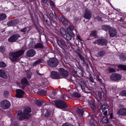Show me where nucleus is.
Masks as SVG:
<instances>
[{
    "label": "nucleus",
    "mask_w": 126,
    "mask_h": 126,
    "mask_svg": "<svg viewBox=\"0 0 126 126\" xmlns=\"http://www.w3.org/2000/svg\"><path fill=\"white\" fill-rule=\"evenodd\" d=\"M31 111V108L27 107L25 108L23 113L21 110L18 111L17 113V118L20 121L23 120L25 119H29L31 117L29 113Z\"/></svg>",
    "instance_id": "nucleus-1"
},
{
    "label": "nucleus",
    "mask_w": 126,
    "mask_h": 126,
    "mask_svg": "<svg viewBox=\"0 0 126 126\" xmlns=\"http://www.w3.org/2000/svg\"><path fill=\"white\" fill-rule=\"evenodd\" d=\"M24 52L23 50L21 49L11 52L10 56L11 60L12 62L17 61L18 59V57L24 54Z\"/></svg>",
    "instance_id": "nucleus-2"
},
{
    "label": "nucleus",
    "mask_w": 126,
    "mask_h": 126,
    "mask_svg": "<svg viewBox=\"0 0 126 126\" xmlns=\"http://www.w3.org/2000/svg\"><path fill=\"white\" fill-rule=\"evenodd\" d=\"M55 104L57 108L62 109H66L68 108V105L66 103L61 100H55Z\"/></svg>",
    "instance_id": "nucleus-3"
},
{
    "label": "nucleus",
    "mask_w": 126,
    "mask_h": 126,
    "mask_svg": "<svg viewBox=\"0 0 126 126\" xmlns=\"http://www.w3.org/2000/svg\"><path fill=\"white\" fill-rule=\"evenodd\" d=\"M71 73L74 77H76V76H77L80 78L82 77L83 75V70L79 68H77L76 70H73L72 71Z\"/></svg>",
    "instance_id": "nucleus-4"
},
{
    "label": "nucleus",
    "mask_w": 126,
    "mask_h": 126,
    "mask_svg": "<svg viewBox=\"0 0 126 126\" xmlns=\"http://www.w3.org/2000/svg\"><path fill=\"white\" fill-rule=\"evenodd\" d=\"M59 62L57 59L54 58H50L48 61V65L51 67H56L59 64Z\"/></svg>",
    "instance_id": "nucleus-5"
},
{
    "label": "nucleus",
    "mask_w": 126,
    "mask_h": 126,
    "mask_svg": "<svg viewBox=\"0 0 126 126\" xmlns=\"http://www.w3.org/2000/svg\"><path fill=\"white\" fill-rule=\"evenodd\" d=\"M79 85L83 91L86 93H88L90 92L89 91H90V90L88 88L85 82L83 81H80L79 82Z\"/></svg>",
    "instance_id": "nucleus-6"
},
{
    "label": "nucleus",
    "mask_w": 126,
    "mask_h": 126,
    "mask_svg": "<svg viewBox=\"0 0 126 126\" xmlns=\"http://www.w3.org/2000/svg\"><path fill=\"white\" fill-rule=\"evenodd\" d=\"M108 42L107 40L106 39H98L94 42V43L99 46L106 45Z\"/></svg>",
    "instance_id": "nucleus-7"
},
{
    "label": "nucleus",
    "mask_w": 126,
    "mask_h": 126,
    "mask_svg": "<svg viewBox=\"0 0 126 126\" xmlns=\"http://www.w3.org/2000/svg\"><path fill=\"white\" fill-rule=\"evenodd\" d=\"M1 107L2 108L4 109H7L10 106V102L7 100L2 101L0 102Z\"/></svg>",
    "instance_id": "nucleus-8"
},
{
    "label": "nucleus",
    "mask_w": 126,
    "mask_h": 126,
    "mask_svg": "<svg viewBox=\"0 0 126 126\" xmlns=\"http://www.w3.org/2000/svg\"><path fill=\"white\" fill-rule=\"evenodd\" d=\"M121 75L119 74L114 73L112 74L110 77V79L112 81H117L121 78Z\"/></svg>",
    "instance_id": "nucleus-9"
},
{
    "label": "nucleus",
    "mask_w": 126,
    "mask_h": 126,
    "mask_svg": "<svg viewBox=\"0 0 126 126\" xmlns=\"http://www.w3.org/2000/svg\"><path fill=\"white\" fill-rule=\"evenodd\" d=\"M59 72L62 77L64 78H67L69 75L68 72L65 69L60 68L58 70Z\"/></svg>",
    "instance_id": "nucleus-10"
},
{
    "label": "nucleus",
    "mask_w": 126,
    "mask_h": 126,
    "mask_svg": "<svg viewBox=\"0 0 126 126\" xmlns=\"http://www.w3.org/2000/svg\"><path fill=\"white\" fill-rule=\"evenodd\" d=\"M20 37V34H15L11 35L8 39V41L10 42H16Z\"/></svg>",
    "instance_id": "nucleus-11"
},
{
    "label": "nucleus",
    "mask_w": 126,
    "mask_h": 126,
    "mask_svg": "<svg viewBox=\"0 0 126 126\" xmlns=\"http://www.w3.org/2000/svg\"><path fill=\"white\" fill-rule=\"evenodd\" d=\"M56 41L57 44L61 47H62L63 46H67L66 43L63 39L61 38H57L56 39Z\"/></svg>",
    "instance_id": "nucleus-12"
},
{
    "label": "nucleus",
    "mask_w": 126,
    "mask_h": 126,
    "mask_svg": "<svg viewBox=\"0 0 126 126\" xmlns=\"http://www.w3.org/2000/svg\"><path fill=\"white\" fill-rule=\"evenodd\" d=\"M51 76L52 78L55 79H58L61 77L59 73L55 71H52L51 72Z\"/></svg>",
    "instance_id": "nucleus-13"
},
{
    "label": "nucleus",
    "mask_w": 126,
    "mask_h": 126,
    "mask_svg": "<svg viewBox=\"0 0 126 126\" xmlns=\"http://www.w3.org/2000/svg\"><path fill=\"white\" fill-rule=\"evenodd\" d=\"M108 33L110 37H113L116 35L117 31L115 29L111 27Z\"/></svg>",
    "instance_id": "nucleus-14"
},
{
    "label": "nucleus",
    "mask_w": 126,
    "mask_h": 126,
    "mask_svg": "<svg viewBox=\"0 0 126 126\" xmlns=\"http://www.w3.org/2000/svg\"><path fill=\"white\" fill-rule=\"evenodd\" d=\"M36 53V51L33 49H31L28 50L26 52V55L29 57L33 56Z\"/></svg>",
    "instance_id": "nucleus-15"
},
{
    "label": "nucleus",
    "mask_w": 126,
    "mask_h": 126,
    "mask_svg": "<svg viewBox=\"0 0 126 126\" xmlns=\"http://www.w3.org/2000/svg\"><path fill=\"white\" fill-rule=\"evenodd\" d=\"M16 96L18 98H22L23 97V95L25 92L20 89H17L16 90Z\"/></svg>",
    "instance_id": "nucleus-16"
},
{
    "label": "nucleus",
    "mask_w": 126,
    "mask_h": 126,
    "mask_svg": "<svg viewBox=\"0 0 126 126\" xmlns=\"http://www.w3.org/2000/svg\"><path fill=\"white\" fill-rule=\"evenodd\" d=\"M66 34V40L69 41L71 40L72 37H74L75 36V34L73 32L70 33L67 32Z\"/></svg>",
    "instance_id": "nucleus-17"
},
{
    "label": "nucleus",
    "mask_w": 126,
    "mask_h": 126,
    "mask_svg": "<svg viewBox=\"0 0 126 126\" xmlns=\"http://www.w3.org/2000/svg\"><path fill=\"white\" fill-rule=\"evenodd\" d=\"M102 78L101 76L100 75L97 76L96 80L100 82V84L101 85V88L104 89V88H105V84L102 83Z\"/></svg>",
    "instance_id": "nucleus-18"
},
{
    "label": "nucleus",
    "mask_w": 126,
    "mask_h": 126,
    "mask_svg": "<svg viewBox=\"0 0 126 126\" xmlns=\"http://www.w3.org/2000/svg\"><path fill=\"white\" fill-rule=\"evenodd\" d=\"M117 113L122 116L126 115V108H122L119 110L117 111Z\"/></svg>",
    "instance_id": "nucleus-19"
},
{
    "label": "nucleus",
    "mask_w": 126,
    "mask_h": 126,
    "mask_svg": "<svg viewBox=\"0 0 126 126\" xmlns=\"http://www.w3.org/2000/svg\"><path fill=\"white\" fill-rule=\"evenodd\" d=\"M91 13L88 10H86L85 14L84 15V17L86 19H89L91 16Z\"/></svg>",
    "instance_id": "nucleus-20"
},
{
    "label": "nucleus",
    "mask_w": 126,
    "mask_h": 126,
    "mask_svg": "<svg viewBox=\"0 0 126 126\" xmlns=\"http://www.w3.org/2000/svg\"><path fill=\"white\" fill-rule=\"evenodd\" d=\"M89 102L90 105V107L93 111V112H94L95 111L96 107L93 102V101L90 100L89 101Z\"/></svg>",
    "instance_id": "nucleus-21"
},
{
    "label": "nucleus",
    "mask_w": 126,
    "mask_h": 126,
    "mask_svg": "<svg viewBox=\"0 0 126 126\" xmlns=\"http://www.w3.org/2000/svg\"><path fill=\"white\" fill-rule=\"evenodd\" d=\"M0 77L5 79L7 78V76L5 71L2 69L0 70Z\"/></svg>",
    "instance_id": "nucleus-22"
},
{
    "label": "nucleus",
    "mask_w": 126,
    "mask_h": 126,
    "mask_svg": "<svg viewBox=\"0 0 126 126\" xmlns=\"http://www.w3.org/2000/svg\"><path fill=\"white\" fill-rule=\"evenodd\" d=\"M111 27L109 25H103L101 26L102 29L107 32L108 31H109Z\"/></svg>",
    "instance_id": "nucleus-23"
},
{
    "label": "nucleus",
    "mask_w": 126,
    "mask_h": 126,
    "mask_svg": "<svg viewBox=\"0 0 126 126\" xmlns=\"http://www.w3.org/2000/svg\"><path fill=\"white\" fill-rule=\"evenodd\" d=\"M100 105L101 110L103 112L106 109H108L109 107L108 105L106 103H104L103 104L102 103L100 102Z\"/></svg>",
    "instance_id": "nucleus-24"
},
{
    "label": "nucleus",
    "mask_w": 126,
    "mask_h": 126,
    "mask_svg": "<svg viewBox=\"0 0 126 126\" xmlns=\"http://www.w3.org/2000/svg\"><path fill=\"white\" fill-rule=\"evenodd\" d=\"M106 54V52L104 50H100L98 51L97 54L98 57H101L104 56Z\"/></svg>",
    "instance_id": "nucleus-25"
},
{
    "label": "nucleus",
    "mask_w": 126,
    "mask_h": 126,
    "mask_svg": "<svg viewBox=\"0 0 126 126\" xmlns=\"http://www.w3.org/2000/svg\"><path fill=\"white\" fill-rule=\"evenodd\" d=\"M35 42L31 40L28 44V46L29 48H35Z\"/></svg>",
    "instance_id": "nucleus-26"
},
{
    "label": "nucleus",
    "mask_w": 126,
    "mask_h": 126,
    "mask_svg": "<svg viewBox=\"0 0 126 126\" xmlns=\"http://www.w3.org/2000/svg\"><path fill=\"white\" fill-rule=\"evenodd\" d=\"M21 83L23 85H29V82L25 78H23L21 80Z\"/></svg>",
    "instance_id": "nucleus-27"
},
{
    "label": "nucleus",
    "mask_w": 126,
    "mask_h": 126,
    "mask_svg": "<svg viewBox=\"0 0 126 126\" xmlns=\"http://www.w3.org/2000/svg\"><path fill=\"white\" fill-rule=\"evenodd\" d=\"M44 47V46L41 43H39L35 44V48H39L42 49Z\"/></svg>",
    "instance_id": "nucleus-28"
},
{
    "label": "nucleus",
    "mask_w": 126,
    "mask_h": 126,
    "mask_svg": "<svg viewBox=\"0 0 126 126\" xmlns=\"http://www.w3.org/2000/svg\"><path fill=\"white\" fill-rule=\"evenodd\" d=\"M60 19L62 22L63 24L66 25L68 24L67 21L63 16H61V17Z\"/></svg>",
    "instance_id": "nucleus-29"
},
{
    "label": "nucleus",
    "mask_w": 126,
    "mask_h": 126,
    "mask_svg": "<svg viewBox=\"0 0 126 126\" xmlns=\"http://www.w3.org/2000/svg\"><path fill=\"white\" fill-rule=\"evenodd\" d=\"M71 95L74 97L78 98L80 97L81 96V95L80 94L76 92H75L72 94Z\"/></svg>",
    "instance_id": "nucleus-30"
},
{
    "label": "nucleus",
    "mask_w": 126,
    "mask_h": 126,
    "mask_svg": "<svg viewBox=\"0 0 126 126\" xmlns=\"http://www.w3.org/2000/svg\"><path fill=\"white\" fill-rule=\"evenodd\" d=\"M6 17V16L5 14L0 13V21L5 19Z\"/></svg>",
    "instance_id": "nucleus-31"
},
{
    "label": "nucleus",
    "mask_w": 126,
    "mask_h": 126,
    "mask_svg": "<svg viewBox=\"0 0 126 126\" xmlns=\"http://www.w3.org/2000/svg\"><path fill=\"white\" fill-rule=\"evenodd\" d=\"M42 61V59H39L36 61L33 64V66H35L36 65L39 64L40 63H41Z\"/></svg>",
    "instance_id": "nucleus-32"
},
{
    "label": "nucleus",
    "mask_w": 126,
    "mask_h": 126,
    "mask_svg": "<svg viewBox=\"0 0 126 126\" xmlns=\"http://www.w3.org/2000/svg\"><path fill=\"white\" fill-rule=\"evenodd\" d=\"M43 101L41 100L36 99L35 102V103L37 106H41L43 104Z\"/></svg>",
    "instance_id": "nucleus-33"
},
{
    "label": "nucleus",
    "mask_w": 126,
    "mask_h": 126,
    "mask_svg": "<svg viewBox=\"0 0 126 126\" xmlns=\"http://www.w3.org/2000/svg\"><path fill=\"white\" fill-rule=\"evenodd\" d=\"M84 112V110L82 109H79L77 111V112L79 115L81 116H83Z\"/></svg>",
    "instance_id": "nucleus-34"
},
{
    "label": "nucleus",
    "mask_w": 126,
    "mask_h": 126,
    "mask_svg": "<svg viewBox=\"0 0 126 126\" xmlns=\"http://www.w3.org/2000/svg\"><path fill=\"white\" fill-rule=\"evenodd\" d=\"M74 30L73 27L71 25L69 26L68 28L67 29V32H69L70 33L73 32V31Z\"/></svg>",
    "instance_id": "nucleus-35"
},
{
    "label": "nucleus",
    "mask_w": 126,
    "mask_h": 126,
    "mask_svg": "<svg viewBox=\"0 0 126 126\" xmlns=\"http://www.w3.org/2000/svg\"><path fill=\"white\" fill-rule=\"evenodd\" d=\"M89 79L90 81L94 83V85H95V83L94 82V79L93 78V77L90 74H89Z\"/></svg>",
    "instance_id": "nucleus-36"
},
{
    "label": "nucleus",
    "mask_w": 126,
    "mask_h": 126,
    "mask_svg": "<svg viewBox=\"0 0 126 126\" xmlns=\"http://www.w3.org/2000/svg\"><path fill=\"white\" fill-rule=\"evenodd\" d=\"M50 18L51 19L53 20L56 19V14L54 15L52 13H50L49 15Z\"/></svg>",
    "instance_id": "nucleus-37"
},
{
    "label": "nucleus",
    "mask_w": 126,
    "mask_h": 126,
    "mask_svg": "<svg viewBox=\"0 0 126 126\" xmlns=\"http://www.w3.org/2000/svg\"><path fill=\"white\" fill-rule=\"evenodd\" d=\"M118 67L119 69L124 70H126V65H119L118 66Z\"/></svg>",
    "instance_id": "nucleus-38"
},
{
    "label": "nucleus",
    "mask_w": 126,
    "mask_h": 126,
    "mask_svg": "<svg viewBox=\"0 0 126 126\" xmlns=\"http://www.w3.org/2000/svg\"><path fill=\"white\" fill-rule=\"evenodd\" d=\"M60 32L61 35L63 36H64L66 34V31L63 28H61L60 30Z\"/></svg>",
    "instance_id": "nucleus-39"
},
{
    "label": "nucleus",
    "mask_w": 126,
    "mask_h": 126,
    "mask_svg": "<svg viewBox=\"0 0 126 126\" xmlns=\"http://www.w3.org/2000/svg\"><path fill=\"white\" fill-rule=\"evenodd\" d=\"M104 93L103 91H99L98 92V96L100 99L102 98V96H104Z\"/></svg>",
    "instance_id": "nucleus-40"
},
{
    "label": "nucleus",
    "mask_w": 126,
    "mask_h": 126,
    "mask_svg": "<svg viewBox=\"0 0 126 126\" xmlns=\"http://www.w3.org/2000/svg\"><path fill=\"white\" fill-rule=\"evenodd\" d=\"M120 58L122 59L123 60H126V55L124 54H122L119 56Z\"/></svg>",
    "instance_id": "nucleus-41"
},
{
    "label": "nucleus",
    "mask_w": 126,
    "mask_h": 126,
    "mask_svg": "<svg viewBox=\"0 0 126 126\" xmlns=\"http://www.w3.org/2000/svg\"><path fill=\"white\" fill-rule=\"evenodd\" d=\"M30 29L29 27H27L25 28H24L23 29H21L20 30V31L22 32H25L26 31L28 32L29 31Z\"/></svg>",
    "instance_id": "nucleus-42"
},
{
    "label": "nucleus",
    "mask_w": 126,
    "mask_h": 126,
    "mask_svg": "<svg viewBox=\"0 0 126 126\" xmlns=\"http://www.w3.org/2000/svg\"><path fill=\"white\" fill-rule=\"evenodd\" d=\"M80 59L81 61H82L83 62H85L86 60V59L81 54L79 56Z\"/></svg>",
    "instance_id": "nucleus-43"
},
{
    "label": "nucleus",
    "mask_w": 126,
    "mask_h": 126,
    "mask_svg": "<svg viewBox=\"0 0 126 126\" xmlns=\"http://www.w3.org/2000/svg\"><path fill=\"white\" fill-rule=\"evenodd\" d=\"M5 51V47L4 46H1L0 47V51L3 52Z\"/></svg>",
    "instance_id": "nucleus-44"
},
{
    "label": "nucleus",
    "mask_w": 126,
    "mask_h": 126,
    "mask_svg": "<svg viewBox=\"0 0 126 126\" xmlns=\"http://www.w3.org/2000/svg\"><path fill=\"white\" fill-rule=\"evenodd\" d=\"M39 93L45 95L46 94L47 92L44 90H41L39 91Z\"/></svg>",
    "instance_id": "nucleus-45"
},
{
    "label": "nucleus",
    "mask_w": 126,
    "mask_h": 126,
    "mask_svg": "<svg viewBox=\"0 0 126 126\" xmlns=\"http://www.w3.org/2000/svg\"><path fill=\"white\" fill-rule=\"evenodd\" d=\"M13 21L14 26H15L18 24L19 22V20L18 19L13 20Z\"/></svg>",
    "instance_id": "nucleus-46"
},
{
    "label": "nucleus",
    "mask_w": 126,
    "mask_h": 126,
    "mask_svg": "<svg viewBox=\"0 0 126 126\" xmlns=\"http://www.w3.org/2000/svg\"><path fill=\"white\" fill-rule=\"evenodd\" d=\"M27 77L29 79H30L31 77L32 73L30 72H27Z\"/></svg>",
    "instance_id": "nucleus-47"
},
{
    "label": "nucleus",
    "mask_w": 126,
    "mask_h": 126,
    "mask_svg": "<svg viewBox=\"0 0 126 126\" xmlns=\"http://www.w3.org/2000/svg\"><path fill=\"white\" fill-rule=\"evenodd\" d=\"M7 25L8 26H13V20L10 21H8L7 23Z\"/></svg>",
    "instance_id": "nucleus-48"
},
{
    "label": "nucleus",
    "mask_w": 126,
    "mask_h": 126,
    "mask_svg": "<svg viewBox=\"0 0 126 126\" xmlns=\"http://www.w3.org/2000/svg\"><path fill=\"white\" fill-rule=\"evenodd\" d=\"M6 66L5 63L3 62H0V66L2 67H5Z\"/></svg>",
    "instance_id": "nucleus-49"
},
{
    "label": "nucleus",
    "mask_w": 126,
    "mask_h": 126,
    "mask_svg": "<svg viewBox=\"0 0 126 126\" xmlns=\"http://www.w3.org/2000/svg\"><path fill=\"white\" fill-rule=\"evenodd\" d=\"M48 26L49 25L50 26V28H51V27L52 26V22L50 19L49 18L48 16Z\"/></svg>",
    "instance_id": "nucleus-50"
},
{
    "label": "nucleus",
    "mask_w": 126,
    "mask_h": 126,
    "mask_svg": "<svg viewBox=\"0 0 126 126\" xmlns=\"http://www.w3.org/2000/svg\"><path fill=\"white\" fill-rule=\"evenodd\" d=\"M62 126H74L68 123H64L62 125Z\"/></svg>",
    "instance_id": "nucleus-51"
},
{
    "label": "nucleus",
    "mask_w": 126,
    "mask_h": 126,
    "mask_svg": "<svg viewBox=\"0 0 126 126\" xmlns=\"http://www.w3.org/2000/svg\"><path fill=\"white\" fill-rule=\"evenodd\" d=\"M96 31H92L91 34V36L93 37H96Z\"/></svg>",
    "instance_id": "nucleus-52"
},
{
    "label": "nucleus",
    "mask_w": 126,
    "mask_h": 126,
    "mask_svg": "<svg viewBox=\"0 0 126 126\" xmlns=\"http://www.w3.org/2000/svg\"><path fill=\"white\" fill-rule=\"evenodd\" d=\"M94 19L96 20L101 21L102 18L100 16H98L97 17H94Z\"/></svg>",
    "instance_id": "nucleus-53"
},
{
    "label": "nucleus",
    "mask_w": 126,
    "mask_h": 126,
    "mask_svg": "<svg viewBox=\"0 0 126 126\" xmlns=\"http://www.w3.org/2000/svg\"><path fill=\"white\" fill-rule=\"evenodd\" d=\"M75 52L76 53L78 54V56L81 55V52L79 49H77L76 50Z\"/></svg>",
    "instance_id": "nucleus-54"
},
{
    "label": "nucleus",
    "mask_w": 126,
    "mask_h": 126,
    "mask_svg": "<svg viewBox=\"0 0 126 126\" xmlns=\"http://www.w3.org/2000/svg\"><path fill=\"white\" fill-rule=\"evenodd\" d=\"M9 93L8 91H5L4 92V95L5 97H7L9 94Z\"/></svg>",
    "instance_id": "nucleus-55"
},
{
    "label": "nucleus",
    "mask_w": 126,
    "mask_h": 126,
    "mask_svg": "<svg viewBox=\"0 0 126 126\" xmlns=\"http://www.w3.org/2000/svg\"><path fill=\"white\" fill-rule=\"evenodd\" d=\"M109 71L110 73H112L113 72H114L116 71L113 68H110L109 70Z\"/></svg>",
    "instance_id": "nucleus-56"
},
{
    "label": "nucleus",
    "mask_w": 126,
    "mask_h": 126,
    "mask_svg": "<svg viewBox=\"0 0 126 126\" xmlns=\"http://www.w3.org/2000/svg\"><path fill=\"white\" fill-rule=\"evenodd\" d=\"M121 94L122 96H126V90L122 91L121 92Z\"/></svg>",
    "instance_id": "nucleus-57"
},
{
    "label": "nucleus",
    "mask_w": 126,
    "mask_h": 126,
    "mask_svg": "<svg viewBox=\"0 0 126 126\" xmlns=\"http://www.w3.org/2000/svg\"><path fill=\"white\" fill-rule=\"evenodd\" d=\"M49 3L50 5L52 6L53 7H54V4L53 2L51 0H49Z\"/></svg>",
    "instance_id": "nucleus-58"
},
{
    "label": "nucleus",
    "mask_w": 126,
    "mask_h": 126,
    "mask_svg": "<svg viewBox=\"0 0 126 126\" xmlns=\"http://www.w3.org/2000/svg\"><path fill=\"white\" fill-rule=\"evenodd\" d=\"M90 124L92 126H96L95 124L93 122H90Z\"/></svg>",
    "instance_id": "nucleus-59"
},
{
    "label": "nucleus",
    "mask_w": 126,
    "mask_h": 126,
    "mask_svg": "<svg viewBox=\"0 0 126 126\" xmlns=\"http://www.w3.org/2000/svg\"><path fill=\"white\" fill-rule=\"evenodd\" d=\"M109 122V120L108 119H107V118L106 119H105L104 120V122L105 123H108Z\"/></svg>",
    "instance_id": "nucleus-60"
},
{
    "label": "nucleus",
    "mask_w": 126,
    "mask_h": 126,
    "mask_svg": "<svg viewBox=\"0 0 126 126\" xmlns=\"http://www.w3.org/2000/svg\"><path fill=\"white\" fill-rule=\"evenodd\" d=\"M36 73L37 74H38L39 76H41L43 74H40L39 73V71L37 70L36 71Z\"/></svg>",
    "instance_id": "nucleus-61"
},
{
    "label": "nucleus",
    "mask_w": 126,
    "mask_h": 126,
    "mask_svg": "<svg viewBox=\"0 0 126 126\" xmlns=\"http://www.w3.org/2000/svg\"><path fill=\"white\" fill-rule=\"evenodd\" d=\"M65 95H64L63 94L61 97V98L62 99H65Z\"/></svg>",
    "instance_id": "nucleus-62"
},
{
    "label": "nucleus",
    "mask_w": 126,
    "mask_h": 126,
    "mask_svg": "<svg viewBox=\"0 0 126 126\" xmlns=\"http://www.w3.org/2000/svg\"><path fill=\"white\" fill-rule=\"evenodd\" d=\"M108 111L107 110L105 111L103 113V114L104 115L106 116L107 114Z\"/></svg>",
    "instance_id": "nucleus-63"
},
{
    "label": "nucleus",
    "mask_w": 126,
    "mask_h": 126,
    "mask_svg": "<svg viewBox=\"0 0 126 126\" xmlns=\"http://www.w3.org/2000/svg\"><path fill=\"white\" fill-rule=\"evenodd\" d=\"M84 63L85 65H86V68H88L89 66V65L88 64V63H87L85 61V62H84Z\"/></svg>",
    "instance_id": "nucleus-64"
}]
</instances>
